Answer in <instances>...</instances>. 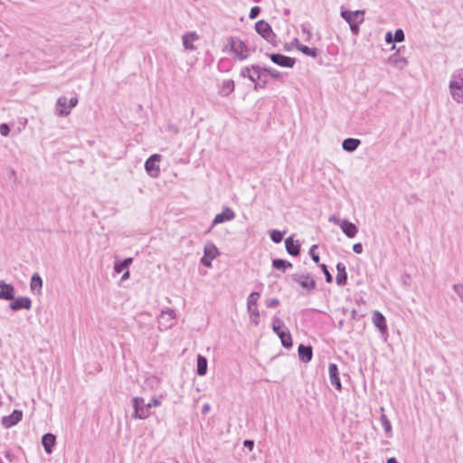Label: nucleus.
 I'll use <instances>...</instances> for the list:
<instances>
[{
    "label": "nucleus",
    "mask_w": 463,
    "mask_h": 463,
    "mask_svg": "<svg viewBox=\"0 0 463 463\" xmlns=\"http://www.w3.org/2000/svg\"><path fill=\"white\" fill-rule=\"evenodd\" d=\"M252 71V66L250 67H245L241 71V76L242 78H248L250 80L254 81V75L250 74V71Z\"/></svg>",
    "instance_id": "e433bc0d"
},
{
    "label": "nucleus",
    "mask_w": 463,
    "mask_h": 463,
    "mask_svg": "<svg viewBox=\"0 0 463 463\" xmlns=\"http://www.w3.org/2000/svg\"><path fill=\"white\" fill-rule=\"evenodd\" d=\"M286 250L288 254L298 256L300 251V244L298 241H294L292 237H288L285 241Z\"/></svg>",
    "instance_id": "5701e85b"
},
{
    "label": "nucleus",
    "mask_w": 463,
    "mask_h": 463,
    "mask_svg": "<svg viewBox=\"0 0 463 463\" xmlns=\"http://www.w3.org/2000/svg\"><path fill=\"white\" fill-rule=\"evenodd\" d=\"M229 43L231 46V52L233 53L235 58L242 61L249 56V50L241 40L231 37L229 39Z\"/></svg>",
    "instance_id": "20e7f679"
},
{
    "label": "nucleus",
    "mask_w": 463,
    "mask_h": 463,
    "mask_svg": "<svg viewBox=\"0 0 463 463\" xmlns=\"http://www.w3.org/2000/svg\"><path fill=\"white\" fill-rule=\"evenodd\" d=\"M128 277H129V271H128V269H127L122 276V279L125 280V279H128Z\"/></svg>",
    "instance_id": "052dcab7"
},
{
    "label": "nucleus",
    "mask_w": 463,
    "mask_h": 463,
    "mask_svg": "<svg viewBox=\"0 0 463 463\" xmlns=\"http://www.w3.org/2000/svg\"><path fill=\"white\" fill-rule=\"evenodd\" d=\"M386 463H398V461L394 458H390L387 459Z\"/></svg>",
    "instance_id": "e2e57ef3"
},
{
    "label": "nucleus",
    "mask_w": 463,
    "mask_h": 463,
    "mask_svg": "<svg viewBox=\"0 0 463 463\" xmlns=\"http://www.w3.org/2000/svg\"><path fill=\"white\" fill-rule=\"evenodd\" d=\"M291 280L307 290H312L316 288V281L308 273H295L291 275Z\"/></svg>",
    "instance_id": "6e6552de"
},
{
    "label": "nucleus",
    "mask_w": 463,
    "mask_h": 463,
    "mask_svg": "<svg viewBox=\"0 0 463 463\" xmlns=\"http://www.w3.org/2000/svg\"><path fill=\"white\" fill-rule=\"evenodd\" d=\"M263 71V68H260L258 65H252V71H250V74L254 75V83H258L257 80L260 79V73Z\"/></svg>",
    "instance_id": "4c0bfd02"
},
{
    "label": "nucleus",
    "mask_w": 463,
    "mask_h": 463,
    "mask_svg": "<svg viewBox=\"0 0 463 463\" xmlns=\"http://www.w3.org/2000/svg\"><path fill=\"white\" fill-rule=\"evenodd\" d=\"M297 44L296 48L301 52L303 54L310 56L312 58H316L317 56V49L316 48H309L308 46H306L304 44H301L296 40Z\"/></svg>",
    "instance_id": "7c9ffc66"
},
{
    "label": "nucleus",
    "mask_w": 463,
    "mask_h": 463,
    "mask_svg": "<svg viewBox=\"0 0 463 463\" xmlns=\"http://www.w3.org/2000/svg\"><path fill=\"white\" fill-rule=\"evenodd\" d=\"M68 104H69L68 107L70 108V111H71L72 108L77 106L78 99L77 98H71L70 100L68 101Z\"/></svg>",
    "instance_id": "603ef678"
},
{
    "label": "nucleus",
    "mask_w": 463,
    "mask_h": 463,
    "mask_svg": "<svg viewBox=\"0 0 463 463\" xmlns=\"http://www.w3.org/2000/svg\"><path fill=\"white\" fill-rule=\"evenodd\" d=\"M260 13V8L259 6H253L251 7L250 11L249 17L250 19H255Z\"/></svg>",
    "instance_id": "a18cd8bd"
},
{
    "label": "nucleus",
    "mask_w": 463,
    "mask_h": 463,
    "mask_svg": "<svg viewBox=\"0 0 463 463\" xmlns=\"http://www.w3.org/2000/svg\"><path fill=\"white\" fill-rule=\"evenodd\" d=\"M302 33H303V34H305L307 36L306 39L309 40V38L311 36V33L307 27L302 28Z\"/></svg>",
    "instance_id": "bf43d9fd"
},
{
    "label": "nucleus",
    "mask_w": 463,
    "mask_h": 463,
    "mask_svg": "<svg viewBox=\"0 0 463 463\" xmlns=\"http://www.w3.org/2000/svg\"><path fill=\"white\" fill-rule=\"evenodd\" d=\"M160 160L161 156L158 154H154L145 162V169L146 173L153 178H156L159 175L160 169L158 163Z\"/></svg>",
    "instance_id": "1a4fd4ad"
},
{
    "label": "nucleus",
    "mask_w": 463,
    "mask_h": 463,
    "mask_svg": "<svg viewBox=\"0 0 463 463\" xmlns=\"http://www.w3.org/2000/svg\"><path fill=\"white\" fill-rule=\"evenodd\" d=\"M220 255L218 248L213 242H207L203 248V256L201 263L204 267H212V261Z\"/></svg>",
    "instance_id": "423d86ee"
},
{
    "label": "nucleus",
    "mask_w": 463,
    "mask_h": 463,
    "mask_svg": "<svg viewBox=\"0 0 463 463\" xmlns=\"http://www.w3.org/2000/svg\"><path fill=\"white\" fill-rule=\"evenodd\" d=\"M265 84H266V81H263L261 83H256L254 85V89L256 90L258 87L263 88L265 86Z\"/></svg>",
    "instance_id": "680f3d73"
},
{
    "label": "nucleus",
    "mask_w": 463,
    "mask_h": 463,
    "mask_svg": "<svg viewBox=\"0 0 463 463\" xmlns=\"http://www.w3.org/2000/svg\"><path fill=\"white\" fill-rule=\"evenodd\" d=\"M176 319V312L173 308H165L161 311L158 316V329L165 331L172 328L175 326V320Z\"/></svg>",
    "instance_id": "f03ea898"
},
{
    "label": "nucleus",
    "mask_w": 463,
    "mask_h": 463,
    "mask_svg": "<svg viewBox=\"0 0 463 463\" xmlns=\"http://www.w3.org/2000/svg\"><path fill=\"white\" fill-rule=\"evenodd\" d=\"M389 63L394 68L402 71L408 65L406 58L401 56L398 52L393 53L388 59Z\"/></svg>",
    "instance_id": "6ab92c4d"
},
{
    "label": "nucleus",
    "mask_w": 463,
    "mask_h": 463,
    "mask_svg": "<svg viewBox=\"0 0 463 463\" xmlns=\"http://www.w3.org/2000/svg\"><path fill=\"white\" fill-rule=\"evenodd\" d=\"M284 328H286L285 325H284V322L280 318L275 317L273 318V321H272V329H273V331L277 335H279Z\"/></svg>",
    "instance_id": "72a5a7b5"
},
{
    "label": "nucleus",
    "mask_w": 463,
    "mask_h": 463,
    "mask_svg": "<svg viewBox=\"0 0 463 463\" xmlns=\"http://www.w3.org/2000/svg\"><path fill=\"white\" fill-rule=\"evenodd\" d=\"M56 438L52 433H46L42 438V444L44 448L46 453L51 454L52 452V448L55 444Z\"/></svg>",
    "instance_id": "b1692460"
},
{
    "label": "nucleus",
    "mask_w": 463,
    "mask_h": 463,
    "mask_svg": "<svg viewBox=\"0 0 463 463\" xmlns=\"http://www.w3.org/2000/svg\"><path fill=\"white\" fill-rule=\"evenodd\" d=\"M272 266H273L274 269L285 272V270L287 269L292 267V264H291V262H289L288 260H285L275 259L272 261Z\"/></svg>",
    "instance_id": "2f4dec72"
},
{
    "label": "nucleus",
    "mask_w": 463,
    "mask_h": 463,
    "mask_svg": "<svg viewBox=\"0 0 463 463\" xmlns=\"http://www.w3.org/2000/svg\"><path fill=\"white\" fill-rule=\"evenodd\" d=\"M353 250L355 253H357V254H361L363 252V245H362V243H360V242L354 243L353 245Z\"/></svg>",
    "instance_id": "3c124183"
},
{
    "label": "nucleus",
    "mask_w": 463,
    "mask_h": 463,
    "mask_svg": "<svg viewBox=\"0 0 463 463\" xmlns=\"http://www.w3.org/2000/svg\"><path fill=\"white\" fill-rule=\"evenodd\" d=\"M317 249V245L314 244L309 249V255L314 262L318 263L320 260L319 255L316 253V250Z\"/></svg>",
    "instance_id": "ea45409f"
},
{
    "label": "nucleus",
    "mask_w": 463,
    "mask_h": 463,
    "mask_svg": "<svg viewBox=\"0 0 463 463\" xmlns=\"http://www.w3.org/2000/svg\"><path fill=\"white\" fill-rule=\"evenodd\" d=\"M161 380L154 375L148 376L146 379L145 384L146 388H149L150 390H157L160 386Z\"/></svg>",
    "instance_id": "473e14b6"
},
{
    "label": "nucleus",
    "mask_w": 463,
    "mask_h": 463,
    "mask_svg": "<svg viewBox=\"0 0 463 463\" xmlns=\"http://www.w3.org/2000/svg\"><path fill=\"white\" fill-rule=\"evenodd\" d=\"M263 71L268 72L273 79H279L280 77V72L275 69L263 68Z\"/></svg>",
    "instance_id": "37998d69"
},
{
    "label": "nucleus",
    "mask_w": 463,
    "mask_h": 463,
    "mask_svg": "<svg viewBox=\"0 0 463 463\" xmlns=\"http://www.w3.org/2000/svg\"><path fill=\"white\" fill-rule=\"evenodd\" d=\"M23 418V411L20 410H14L10 415L3 417L2 424L5 428H11L18 423Z\"/></svg>",
    "instance_id": "dca6fc26"
},
{
    "label": "nucleus",
    "mask_w": 463,
    "mask_h": 463,
    "mask_svg": "<svg viewBox=\"0 0 463 463\" xmlns=\"http://www.w3.org/2000/svg\"><path fill=\"white\" fill-rule=\"evenodd\" d=\"M449 87L452 99L458 103H463V69L452 73Z\"/></svg>",
    "instance_id": "f257e3e1"
},
{
    "label": "nucleus",
    "mask_w": 463,
    "mask_h": 463,
    "mask_svg": "<svg viewBox=\"0 0 463 463\" xmlns=\"http://www.w3.org/2000/svg\"><path fill=\"white\" fill-rule=\"evenodd\" d=\"M162 399H163V395L152 398L150 400V402L147 403L149 409H151L152 407L160 406L162 404Z\"/></svg>",
    "instance_id": "58836bf2"
},
{
    "label": "nucleus",
    "mask_w": 463,
    "mask_h": 463,
    "mask_svg": "<svg viewBox=\"0 0 463 463\" xmlns=\"http://www.w3.org/2000/svg\"><path fill=\"white\" fill-rule=\"evenodd\" d=\"M281 344L284 347L289 348L292 346V338L289 331L287 328H284L279 335Z\"/></svg>",
    "instance_id": "c85d7f7f"
},
{
    "label": "nucleus",
    "mask_w": 463,
    "mask_h": 463,
    "mask_svg": "<svg viewBox=\"0 0 463 463\" xmlns=\"http://www.w3.org/2000/svg\"><path fill=\"white\" fill-rule=\"evenodd\" d=\"M328 221H329L330 222H334V223H335V224H336V225H338V226H339V222H343V220H340V219L336 218L335 215L330 216V217H329V219H328Z\"/></svg>",
    "instance_id": "5fc2aeb1"
},
{
    "label": "nucleus",
    "mask_w": 463,
    "mask_h": 463,
    "mask_svg": "<svg viewBox=\"0 0 463 463\" xmlns=\"http://www.w3.org/2000/svg\"><path fill=\"white\" fill-rule=\"evenodd\" d=\"M372 321L374 326L381 332L382 335L387 334V324L384 316L378 310H374L372 315Z\"/></svg>",
    "instance_id": "9b49d317"
},
{
    "label": "nucleus",
    "mask_w": 463,
    "mask_h": 463,
    "mask_svg": "<svg viewBox=\"0 0 463 463\" xmlns=\"http://www.w3.org/2000/svg\"><path fill=\"white\" fill-rule=\"evenodd\" d=\"M5 458H6L9 461H11V454H10L9 452H6V454H5Z\"/></svg>",
    "instance_id": "69168bd1"
},
{
    "label": "nucleus",
    "mask_w": 463,
    "mask_h": 463,
    "mask_svg": "<svg viewBox=\"0 0 463 463\" xmlns=\"http://www.w3.org/2000/svg\"><path fill=\"white\" fill-rule=\"evenodd\" d=\"M279 300L278 298H269L266 301V305L268 307H275L279 306Z\"/></svg>",
    "instance_id": "09e8293b"
},
{
    "label": "nucleus",
    "mask_w": 463,
    "mask_h": 463,
    "mask_svg": "<svg viewBox=\"0 0 463 463\" xmlns=\"http://www.w3.org/2000/svg\"><path fill=\"white\" fill-rule=\"evenodd\" d=\"M392 41H394V40H393V36H392V33L391 32H387L386 34H385V42L390 43Z\"/></svg>",
    "instance_id": "6e6d98bb"
},
{
    "label": "nucleus",
    "mask_w": 463,
    "mask_h": 463,
    "mask_svg": "<svg viewBox=\"0 0 463 463\" xmlns=\"http://www.w3.org/2000/svg\"><path fill=\"white\" fill-rule=\"evenodd\" d=\"M320 268H321V269L323 270V272L325 274L326 281L327 283H331L332 280H333V277H332L331 273L328 271L326 265L321 264Z\"/></svg>",
    "instance_id": "79ce46f5"
},
{
    "label": "nucleus",
    "mask_w": 463,
    "mask_h": 463,
    "mask_svg": "<svg viewBox=\"0 0 463 463\" xmlns=\"http://www.w3.org/2000/svg\"><path fill=\"white\" fill-rule=\"evenodd\" d=\"M328 373L331 384L333 386H335V388L340 391L342 389V386L338 376V368L336 364H330L328 366Z\"/></svg>",
    "instance_id": "aec40b11"
},
{
    "label": "nucleus",
    "mask_w": 463,
    "mask_h": 463,
    "mask_svg": "<svg viewBox=\"0 0 463 463\" xmlns=\"http://www.w3.org/2000/svg\"><path fill=\"white\" fill-rule=\"evenodd\" d=\"M341 17L345 19L349 24L356 23V22H364V10H357V11H349V10H344L341 11Z\"/></svg>",
    "instance_id": "f8f14e48"
},
{
    "label": "nucleus",
    "mask_w": 463,
    "mask_h": 463,
    "mask_svg": "<svg viewBox=\"0 0 463 463\" xmlns=\"http://www.w3.org/2000/svg\"><path fill=\"white\" fill-rule=\"evenodd\" d=\"M259 298V292H252L247 298V309L250 314V320L255 326H258L260 323V312L256 307Z\"/></svg>",
    "instance_id": "39448f33"
},
{
    "label": "nucleus",
    "mask_w": 463,
    "mask_h": 463,
    "mask_svg": "<svg viewBox=\"0 0 463 463\" xmlns=\"http://www.w3.org/2000/svg\"><path fill=\"white\" fill-rule=\"evenodd\" d=\"M255 30L269 43H273L276 39L271 26L264 20H260L255 24Z\"/></svg>",
    "instance_id": "0eeeda50"
},
{
    "label": "nucleus",
    "mask_w": 463,
    "mask_h": 463,
    "mask_svg": "<svg viewBox=\"0 0 463 463\" xmlns=\"http://www.w3.org/2000/svg\"><path fill=\"white\" fill-rule=\"evenodd\" d=\"M234 81L232 80H224L219 87V93L223 97L229 96L234 90Z\"/></svg>",
    "instance_id": "393cba45"
},
{
    "label": "nucleus",
    "mask_w": 463,
    "mask_h": 463,
    "mask_svg": "<svg viewBox=\"0 0 463 463\" xmlns=\"http://www.w3.org/2000/svg\"><path fill=\"white\" fill-rule=\"evenodd\" d=\"M339 227L342 232L348 238H354L358 232L357 227L351 222L347 220H343V222H339Z\"/></svg>",
    "instance_id": "a211bd4d"
},
{
    "label": "nucleus",
    "mask_w": 463,
    "mask_h": 463,
    "mask_svg": "<svg viewBox=\"0 0 463 463\" xmlns=\"http://www.w3.org/2000/svg\"><path fill=\"white\" fill-rule=\"evenodd\" d=\"M210 409H211V406H210V404H209V403H205V404H203V407H202V413H203V414H206V413H208V411H210Z\"/></svg>",
    "instance_id": "4d7b16f0"
},
{
    "label": "nucleus",
    "mask_w": 463,
    "mask_h": 463,
    "mask_svg": "<svg viewBox=\"0 0 463 463\" xmlns=\"http://www.w3.org/2000/svg\"><path fill=\"white\" fill-rule=\"evenodd\" d=\"M298 355L302 362L307 363L311 361L313 355L312 347L309 345H300L298 346Z\"/></svg>",
    "instance_id": "a878e982"
},
{
    "label": "nucleus",
    "mask_w": 463,
    "mask_h": 463,
    "mask_svg": "<svg viewBox=\"0 0 463 463\" xmlns=\"http://www.w3.org/2000/svg\"><path fill=\"white\" fill-rule=\"evenodd\" d=\"M453 288H454L455 292L457 293V295L458 296V298H460V300L463 302V285L455 284L453 286Z\"/></svg>",
    "instance_id": "c03bdc74"
},
{
    "label": "nucleus",
    "mask_w": 463,
    "mask_h": 463,
    "mask_svg": "<svg viewBox=\"0 0 463 463\" xmlns=\"http://www.w3.org/2000/svg\"><path fill=\"white\" fill-rule=\"evenodd\" d=\"M234 217H235L234 212L231 208L226 207L223 209V211L222 213L215 215V217L213 221V223H212V227H213L217 224L225 222L232 221L234 219Z\"/></svg>",
    "instance_id": "4468645a"
},
{
    "label": "nucleus",
    "mask_w": 463,
    "mask_h": 463,
    "mask_svg": "<svg viewBox=\"0 0 463 463\" xmlns=\"http://www.w3.org/2000/svg\"><path fill=\"white\" fill-rule=\"evenodd\" d=\"M361 24H363V22H356V23L349 24L350 25V29H351V31H352V33L354 34H355V35L358 34V33H359V25Z\"/></svg>",
    "instance_id": "8fccbe9b"
},
{
    "label": "nucleus",
    "mask_w": 463,
    "mask_h": 463,
    "mask_svg": "<svg viewBox=\"0 0 463 463\" xmlns=\"http://www.w3.org/2000/svg\"><path fill=\"white\" fill-rule=\"evenodd\" d=\"M199 39V36L196 33H184L182 37L183 40V45L185 50L193 51L195 49L194 46V43Z\"/></svg>",
    "instance_id": "412c9836"
},
{
    "label": "nucleus",
    "mask_w": 463,
    "mask_h": 463,
    "mask_svg": "<svg viewBox=\"0 0 463 463\" xmlns=\"http://www.w3.org/2000/svg\"><path fill=\"white\" fill-rule=\"evenodd\" d=\"M14 293L15 288L12 284H8L5 280H0V299H14Z\"/></svg>",
    "instance_id": "2eb2a0df"
},
{
    "label": "nucleus",
    "mask_w": 463,
    "mask_h": 463,
    "mask_svg": "<svg viewBox=\"0 0 463 463\" xmlns=\"http://www.w3.org/2000/svg\"><path fill=\"white\" fill-rule=\"evenodd\" d=\"M336 271H337V274L335 277L336 284L338 286H345L347 281V273L345 270V264L341 263V262L337 263L336 264Z\"/></svg>",
    "instance_id": "4be33fe9"
},
{
    "label": "nucleus",
    "mask_w": 463,
    "mask_h": 463,
    "mask_svg": "<svg viewBox=\"0 0 463 463\" xmlns=\"http://www.w3.org/2000/svg\"><path fill=\"white\" fill-rule=\"evenodd\" d=\"M270 60L277 65L286 68H292L295 64V59L279 53L269 55Z\"/></svg>",
    "instance_id": "ddd939ff"
},
{
    "label": "nucleus",
    "mask_w": 463,
    "mask_h": 463,
    "mask_svg": "<svg viewBox=\"0 0 463 463\" xmlns=\"http://www.w3.org/2000/svg\"><path fill=\"white\" fill-rule=\"evenodd\" d=\"M43 288V279L38 273H34L30 281V288L33 292L41 293Z\"/></svg>",
    "instance_id": "cd10ccee"
},
{
    "label": "nucleus",
    "mask_w": 463,
    "mask_h": 463,
    "mask_svg": "<svg viewBox=\"0 0 463 463\" xmlns=\"http://www.w3.org/2000/svg\"><path fill=\"white\" fill-rule=\"evenodd\" d=\"M393 40L397 43L404 41V33L402 29H397L394 33Z\"/></svg>",
    "instance_id": "a19ab883"
},
{
    "label": "nucleus",
    "mask_w": 463,
    "mask_h": 463,
    "mask_svg": "<svg viewBox=\"0 0 463 463\" xmlns=\"http://www.w3.org/2000/svg\"><path fill=\"white\" fill-rule=\"evenodd\" d=\"M380 420H381L382 426L384 429L385 432L391 433L392 432V424H391L390 420H388L387 416L385 414H382Z\"/></svg>",
    "instance_id": "f704fd0d"
},
{
    "label": "nucleus",
    "mask_w": 463,
    "mask_h": 463,
    "mask_svg": "<svg viewBox=\"0 0 463 463\" xmlns=\"http://www.w3.org/2000/svg\"><path fill=\"white\" fill-rule=\"evenodd\" d=\"M284 234H285V232H279V231L274 230L270 233V239L275 243H279L282 241Z\"/></svg>",
    "instance_id": "c9c22d12"
},
{
    "label": "nucleus",
    "mask_w": 463,
    "mask_h": 463,
    "mask_svg": "<svg viewBox=\"0 0 463 463\" xmlns=\"http://www.w3.org/2000/svg\"><path fill=\"white\" fill-rule=\"evenodd\" d=\"M11 303L9 305V307L13 311H17L20 309H26L29 310L32 307V300L28 297H18L14 298V299H11Z\"/></svg>",
    "instance_id": "9d476101"
},
{
    "label": "nucleus",
    "mask_w": 463,
    "mask_h": 463,
    "mask_svg": "<svg viewBox=\"0 0 463 463\" xmlns=\"http://www.w3.org/2000/svg\"><path fill=\"white\" fill-rule=\"evenodd\" d=\"M134 408L133 418L135 419H146L150 416V409L145 400L141 397H134L132 399Z\"/></svg>",
    "instance_id": "7ed1b4c3"
},
{
    "label": "nucleus",
    "mask_w": 463,
    "mask_h": 463,
    "mask_svg": "<svg viewBox=\"0 0 463 463\" xmlns=\"http://www.w3.org/2000/svg\"><path fill=\"white\" fill-rule=\"evenodd\" d=\"M0 463H5L3 458L0 457Z\"/></svg>",
    "instance_id": "774afa93"
},
{
    "label": "nucleus",
    "mask_w": 463,
    "mask_h": 463,
    "mask_svg": "<svg viewBox=\"0 0 463 463\" xmlns=\"http://www.w3.org/2000/svg\"><path fill=\"white\" fill-rule=\"evenodd\" d=\"M122 262L125 265V267L128 269L129 265L133 262V259L132 258H127Z\"/></svg>",
    "instance_id": "13d9d810"
},
{
    "label": "nucleus",
    "mask_w": 463,
    "mask_h": 463,
    "mask_svg": "<svg viewBox=\"0 0 463 463\" xmlns=\"http://www.w3.org/2000/svg\"><path fill=\"white\" fill-rule=\"evenodd\" d=\"M128 269L125 267L123 262H116L114 266V270L116 273H121L124 270H127Z\"/></svg>",
    "instance_id": "49530a36"
},
{
    "label": "nucleus",
    "mask_w": 463,
    "mask_h": 463,
    "mask_svg": "<svg viewBox=\"0 0 463 463\" xmlns=\"http://www.w3.org/2000/svg\"><path fill=\"white\" fill-rule=\"evenodd\" d=\"M361 144V141L356 138H346L342 143V147L346 152H354Z\"/></svg>",
    "instance_id": "bb28decb"
},
{
    "label": "nucleus",
    "mask_w": 463,
    "mask_h": 463,
    "mask_svg": "<svg viewBox=\"0 0 463 463\" xmlns=\"http://www.w3.org/2000/svg\"><path fill=\"white\" fill-rule=\"evenodd\" d=\"M9 132H10V128H9L8 125H6V124L0 125V134L2 136L6 137V136H8Z\"/></svg>",
    "instance_id": "de8ad7c7"
},
{
    "label": "nucleus",
    "mask_w": 463,
    "mask_h": 463,
    "mask_svg": "<svg viewBox=\"0 0 463 463\" xmlns=\"http://www.w3.org/2000/svg\"><path fill=\"white\" fill-rule=\"evenodd\" d=\"M68 99L65 96H61L56 101V114L59 117H67L70 113V108L68 107Z\"/></svg>",
    "instance_id": "f3484780"
},
{
    "label": "nucleus",
    "mask_w": 463,
    "mask_h": 463,
    "mask_svg": "<svg viewBox=\"0 0 463 463\" xmlns=\"http://www.w3.org/2000/svg\"><path fill=\"white\" fill-rule=\"evenodd\" d=\"M356 316V311L354 309L352 310V317L354 319Z\"/></svg>",
    "instance_id": "338daca9"
},
{
    "label": "nucleus",
    "mask_w": 463,
    "mask_h": 463,
    "mask_svg": "<svg viewBox=\"0 0 463 463\" xmlns=\"http://www.w3.org/2000/svg\"><path fill=\"white\" fill-rule=\"evenodd\" d=\"M243 445H244V447H246L251 450L254 447V442L252 440L246 439V440H244Z\"/></svg>",
    "instance_id": "864d4df0"
},
{
    "label": "nucleus",
    "mask_w": 463,
    "mask_h": 463,
    "mask_svg": "<svg viewBox=\"0 0 463 463\" xmlns=\"http://www.w3.org/2000/svg\"><path fill=\"white\" fill-rule=\"evenodd\" d=\"M207 366H208L207 359L203 355H198L197 356V370H196L197 374L200 376L205 375L207 373Z\"/></svg>",
    "instance_id": "c756f323"
},
{
    "label": "nucleus",
    "mask_w": 463,
    "mask_h": 463,
    "mask_svg": "<svg viewBox=\"0 0 463 463\" xmlns=\"http://www.w3.org/2000/svg\"><path fill=\"white\" fill-rule=\"evenodd\" d=\"M337 327L339 329H342L344 327V320H340L337 324Z\"/></svg>",
    "instance_id": "0e129e2a"
}]
</instances>
